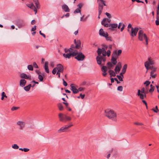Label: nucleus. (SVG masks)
I'll list each match as a JSON object with an SVG mask.
<instances>
[{"instance_id": "nucleus-41", "label": "nucleus", "mask_w": 159, "mask_h": 159, "mask_svg": "<svg viewBox=\"0 0 159 159\" xmlns=\"http://www.w3.org/2000/svg\"><path fill=\"white\" fill-rule=\"evenodd\" d=\"M102 70L104 73L106 72L107 70V66H102Z\"/></svg>"}, {"instance_id": "nucleus-25", "label": "nucleus", "mask_w": 159, "mask_h": 159, "mask_svg": "<svg viewBox=\"0 0 159 159\" xmlns=\"http://www.w3.org/2000/svg\"><path fill=\"white\" fill-rule=\"evenodd\" d=\"M26 83V81L23 79H21L20 80V85L21 87H24L25 86Z\"/></svg>"}, {"instance_id": "nucleus-29", "label": "nucleus", "mask_w": 159, "mask_h": 159, "mask_svg": "<svg viewBox=\"0 0 159 159\" xmlns=\"http://www.w3.org/2000/svg\"><path fill=\"white\" fill-rule=\"evenodd\" d=\"M107 68L109 69H112L114 67V66L113 65V64L110 62H108L107 63Z\"/></svg>"}, {"instance_id": "nucleus-62", "label": "nucleus", "mask_w": 159, "mask_h": 159, "mask_svg": "<svg viewBox=\"0 0 159 159\" xmlns=\"http://www.w3.org/2000/svg\"><path fill=\"white\" fill-rule=\"evenodd\" d=\"M36 26L35 25H34V27H33L32 29H31V30L32 31H35L36 30Z\"/></svg>"}, {"instance_id": "nucleus-53", "label": "nucleus", "mask_w": 159, "mask_h": 159, "mask_svg": "<svg viewBox=\"0 0 159 159\" xmlns=\"http://www.w3.org/2000/svg\"><path fill=\"white\" fill-rule=\"evenodd\" d=\"M111 52L110 50H107V56L108 57H109L110 56L111 54Z\"/></svg>"}, {"instance_id": "nucleus-57", "label": "nucleus", "mask_w": 159, "mask_h": 159, "mask_svg": "<svg viewBox=\"0 0 159 159\" xmlns=\"http://www.w3.org/2000/svg\"><path fill=\"white\" fill-rule=\"evenodd\" d=\"M157 16L156 17V20H159V13L158 11H157Z\"/></svg>"}, {"instance_id": "nucleus-59", "label": "nucleus", "mask_w": 159, "mask_h": 159, "mask_svg": "<svg viewBox=\"0 0 159 159\" xmlns=\"http://www.w3.org/2000/svg\"><path fill=\"white\" fill-rule=\"evenodd\" d=\"M84 89L82 87H80L78 89V92L79 91H83V90H84Z\"/></svg>"}, {"instance_id": "nucleus-31", "label": "nucleus", "mask_w": 159, "mask_h": 159, "mask_svg": "<svg viewBox=\"0 0 159 159\" xmlns=\"http://www.w3.org/2000/svg\"><path fill=\"white\" fill-rule=\"evenodd\" d=\"M75 47L76 48H79L81 45V42L80 40H78L77 41L76 43L75 44Z\"/></svg>"}, {"instance_id": "nucleus-8", "label": "nucleus", "mask_w": 159, "mask_h": 159, "mask_svg": "<svg viewBox=\"0 0 159 159\" xmlns=\"http://www.w3.org/2000/svg\"><path fill=\"white\" fill-rule=\"evenodd\" d=\"M97 53L98 56H100L102 54L103 56H105L107 55V52L104 48H98L97 51Z\"/></svg>"}, {"instance_id": "nucleus-47", "label": "nucleus", "mask_w": 159, "mask_h": 159, "mask_svg": "<svg viewBox=\"0 0 159 159\" xmlns=\"http://www.w3.org/2000/svg\"><path fill=\"white\" fill-rule=\"evenodd\" d=\"M116 77L120 81H123V77H122V76L121 77L120 75H117L116 76Z\"/></svg>"}, {"instance_id": "nucleus-23", "label": "nucleus", "mask_w": 159, "mask_h": 159, "mask_svg": "<svg viewBox=\"0 0 159 159\" xmlns=\"http://www.w3.org/2000/svg\"><path fill=\"white\" fill-rule=\"evenodd\" d=\"M107 22V19L104 18L101 22V24L102 25H104L105 27H108V24L106 22Z\"/></svg>"}, {"instance_id": "nucleus-34", "label": "nucleus", "mask_w": 159, "mask_h": 159, "mask_svg": "<svg viewBox=\"0 0 159 159\" xmlns=\"http://www.w3.org/2000/svg\"><path fill=\"white\" fill-rule=\"evenodd\" d=\"M31 87V84H29L28 85L25 87L24 88V89L26 91H28L30 90Z\"/></svg>"}, {"instance_id": "nucleus-24", "label": "nucleus", "mask_w": 159, "mask_h": 159, "mask_svg": "<svg viewBox=\"0 0 159 159\" xmlns=\"http://www.w3.org/2000/svg\"><path fill=\"white\" fill-rule=\"evenodd\" d=\"M75 45L72 44L71 45L70 48L69 49V51L70 52H77V51L75 50Z\"/></svg>"}, {"instance_id": "nucleus-3", "label": "nucleus", "mask_w": 159, "mask_h": 159, "mask_svg": "<svg viewBox=\"0 0 159 159\" xmlns=\"http://www.w3.org/2000/svg\"><path fill=\"white\" fill-rule=\"evenodd\" d=\"M57 75H58V78L60 77L61 73H62L64 71V67L61 64H58L57 65V66L55 67L52 70V72L53 74H55L57 72Z\"/></svg>"}, {"instance_id": "nucleus-55", "label": "nucleus", "mask_w": 159, "mask_h": 159, "mask_svg": "<svg viewBox=\"0 0 159 159\" xmlns=\"http://www.w3.org/2000/svg\"><path fill=\"white\" fill-rule=\"evenodd\" d=\"M62 80L63 81V84L65 86H66L67 85V84L65 81L63 79H62Z\"/></svg>"}, {"instance_id": "nucleus-39", "label": "nucleus", "mask_w": 159, "mask_h": 159, "mask_svg": "<svg viewBox=\"0 0 159 159\" xmlns=\"http://www.w3.org/2000/svg\"><path fill=\"white\" fill-rule=\"evenodd\" d=\"M157 76L156 73L150 74V78L155 79Z\"/></svg>"}, {"instance_id": "nucleus-33", "label": "nucleus", "mask_w": 159, "mask_h": 159, "mask_svg": "<svg viewBox=\"0 0 159 159\" xmlns=\"http://www.w3.org/2000/svg\"><path fill=\"white\" fill-rule=\"evenodd\" d=\"M109 73H110V75H111V77L112 76L114 77L116 76V74L115 73L114 71L112 70H110L108 71Z\"/></svg>"}, {"instance_id": "nucleus-13", "label": "nucleus", "mask_w": 159, "mask_h": 159, "mask_svg": "<svg viewBox=\"0 0 159 159\" xmlns=\"http://www.w3.org/2000/svg\"><path fill=\"white\" fill-rule=\"evenodd\" d=\"M70 90L72 91L73 93L76 94L78 93V89L73 84H71L70 85Z\"/></svg>"}, {"instance_id": "nucleus-9", "label": "nucleus", "mask_w": 159, "mask_h": 159, "mask_svg": "<svg viewBox=\"0 0 159 159\" xmlns=\"http://www.w3.org/2000/svg\"><path fill=\"white\" fill-rule=\"evenodd\" d=\"M122 52V50L120 49L118 51L117 50H114L111 56L118 58V56L121 54Z\"/></svg>"}, {"instance_id": "nucleus-63", "label": "nucleus", "mask_w": 159, "mask_h": 159, "mask_svg": "<svg viewBox=\"0 0 159 159\" xmlns=\"http://www.w3.org/2000/svg\"><path fill=\"white\" fill-rule=\"evenodd\" d=\"M29 149L27 148H24L23 151L25 152H27L29 151Z\"/></svg>"}, {"instance_id": "nucleus-28", "label": "nucleus", "mask_w": 159, "mask_h": 159, "mask_svg": "<svg viewBox=\"0 0 159 159\" xmlns=\"http://www.w3.org/2000/svg\"><path fill=\"white\" fill-rule=\"evenodd\" d=\"M16 25L19 28H20L24 26L25 24L23 21H21L17 23Z\"/></svg>"}, {"instance_id": "nucleus-5", "label": "nucleus", "mask_w": 159, "mask_h": 159, "mask_svg": "<svg viewBox=\"0 0 159 159\" xmlns=\"http://www.w3.org/2000/svg\"><path fill=\"white\" fill-rule=\"evenodd\" d=\"M138 39L140 41L145 39L146 42V44H148V38L145 34H144L142 30H139L138 32Z\"/></svg>"}, {"instance_id": "nucleus-58", "label": "nucleus", "mask_w": 159, "mask_h": 159, "mask_svg": "<svg viewBox=\"0 0 159 159\" xmlns=\"http://www.w3.org/2000/svg\"><path fill=\"white\" fill-rule=\"evenodd\" d=\"M106 15L109 18H111V16L110 14L108 12H106L105 13Z\"/></svg>"}, {"instance_id": "nucleus-11", "label": "nucleus", "mask_w": 159, "mask_h": 159, "mask_svg": "<svg viewBox=\"0 0 159 159\" xmlns=\"http://www.w3.org/2000/svg\"><path fill=\"white\" fill-rule=\"evenodd\" d=\"M76 53L73 52L70 53H64L63 56L66 58L70 59L71 57H75L76 56Z\"/></svg>"}, {"instance_id": "nucleus-27", "label": "nucleus", "mask_w": 159, "mask_h": 159, "mask_svg": "<svg viewBox=\"0 0 159 159\" xmlns=\"http://www.w3.org/2000/svg\"><path fill=\"white\" fill-rule=\"evenodd\" d=\"M62 9L65 12H68L70 11V10L68 6L66 4H64L62 6Z\"/></svg>"}, {"instance_id": "nucleus-64", "label": "nucleus", "mask_w": 159, "mask_h": 159, "mask_svg": "<svg viewBox=\"0 0 159 159\" xmlns=\"http://www.w3.org/2000/svg\"><path fill=\"white\" fill-rule=\"evenodd\" d=\"M155 23L157 25H159V20H156L155 21Z\"/></svg>"}, {"instance_id": "nucleus-44", "label": "nucleus", "mask_w": 159, "mask_h": 159, "mask_svg": "<svg viewBox=\"0 0 159 159\" xmlns=\"http://www.w3.org/2000/svg\"><path fill=\"white\" fill-rule=\"evenodd\" d=\"M12 147L14 149H17L19 148L18 146L16 144H14L12 146Z\"/></svg>"}, {"instance_id": "nucleus-16", "label": "nucleus", "mask_w": 159, "mask_h": 159, "mask_svg": "<svg viewBox=\"0 0 159 159\" xmlns=\"http://www.w3.org/2000/svg\"><path fill=\"white\" fill-rule=\"evenodd\" d=\"M109 27V29L111 30H114L115 28H116L118 26L117 24H109L108 25Z\"/></svg>"}, {"instance_id": "nucleus-21", "label": "nucleus", "mask_w": 159, "mask_h": 159, "mask_svg": "<svg viewBox=\"0 0 159 159\" xmlns=\"http://www.w3.org/2000/svg\"><path fill=\"white\" fill-rule=\"evenodd\" d=\"M48 61H46L45 62L44 65V68L45 69V71L48 73H49V70L48 68Z\"/></svg>"}, {"instance_id": "nucleus-22", "label": "nucleus", "mask_w": 159, "mask_h": 159, "mask_svg": "<svg viewBox=\"0 0 159 159\" xmlns=\"http://www.w3.org/2000/svg\"><path fill=\"white\" fill-rule=\"evenodd\" d=\"M147 92H145L144 93L140 94V91H139V93L138 96L141 99H143L144 98L146 97V94Z\"/></svg>"}, {"instance_id": "nucleus-50", "label": "nucleus", "mask_w": 159, "mask_h": 159, "mask_svg": "<svg viewBox=\"0 0 159 159\" xmlns=\"http://www.w3.org/2000/svg\"><path fill=\"white\" fill-rule=\"evenodd\" d=\"M150 82L148 81H146L144 82V84H145L146 86H147L148 85L150 84Z\"/></svg>"}, {"instance_id": "nucleus-4", "label": "nucleus", "mask_w": 159, "mask_h": 159, "mask_svg": "<svg viewBox=\"0 0 159 159\" xmlns=\"http://www.w3.org/2000/svg\"><path fill=\"white\" fill-rule=\"evenodd\" d=\"M97 2L98 3V12L99 15H101L103 9V6H106L105 1L104 0H98Z\"/></svg>"}, {"instance_id": "nucleus-40", "label": "nucleus", "mask_w": 159, "mask_h": 159, "mask_svg": "<svg viewBox=\"0 0 159 159\" xmlns=\"http://www.w3.org/2000/svg\"><path fill=\"white\" fill-rule=\"evenodd\" d=\"M150 89L149 90V92L152 93L154 91L155 87L152 84L150 85Z\"/></svg>"}, {"instance_id": "nucleus-42", "label": "nucleus", "mask_w": 159, "mask_h": 159, "mask_svg": "<svg viewBox=\"0 0 159 159\" xmlns=\"http://www.w3.org/2000/svg\"><path fill=\"white\" fill-rule=\"evenodd\" d=\"M78 13H80V14H81V10L79 8H77L76 9L74 12V14H76Z\"/></svg>"}, {"instance_id": "nucleus-15", "label": "nucleus", "mask_w": 159, "mask_h": 159, "mask_svg": "<svg viewBox=\"0 0 159 159\" xmlns=\"http://www.w3.org/2000/svg\"><path fill=\"white\" fill-rule=\"evenodd\" d=\"M121 68V64L119 62L118 65L116 66L115 69V71L116 74H118L120 72Z\"/></svg>"}, {"instance_id": "nucleus-12", "label": "nucleus", "mask_w": 159, "mask_h": 159, "mask_svg": "<svg viewBox=\"0 0 159 159\" xmlns=\"http://www.w3.org/2000/svg\"><path fill=\"white\" fill-rule=\"evenodd\" d=\"M96 59L97 63L99 65L101 64L102 60L103 61H106L105 58L101 55H100V56H97L96 58Z\"/></svg>"}, {"instance_id": "nucleus-1", "label": "nucleus", "mask_w": 159, "mask_h": 159, "mask_svg": "<svg viewBox=\"0 0 159 159\" xmlns=\"http://www.w3.org/2000/svg\"><path fill=\"white\" fill-rule=\"evenodd\" d=\"M153 61L151 57H149L148 61H146L144 63V66L147 70L146 72L149 70H151V71L150 74L156 73L157 68L154 67L152 65L154 64Z\"/></svg>"}, {"instance_id": "nucleus-45", "label": "nucleus", "mask_w": 159, "mask_h": 159, "mask_svg": "<svg viewBox=\"0 0 159 159\" xmlns=\"http://www.w3.org/2000/svg\"><path fill=\"white\" fill-rule=\"evenodd\" d=\"M152 110L154 112L156 113H157L159 111V110L158 109V107L157 106L155 107V109H152Z\"/></svg>"}, {"instance_id": "nucleus-6", "label": "nucleus", "mask_w": 159, "mask_h": 159, "mask_svg": "<svg viewBox=\"0 0 159 159\" xmlns=\"http://www.w3.org/2000/svg\"><path fill=\"white\" fill-rule=\"evenodd\" d=\"M58 116L60 120L62 122L70 121L71 120V118L70 116L61 113H59Z\"/></svg>"}, {"instance_id": "nucleus-43", "label": "nucleus", "mask_w": 159, "mask_h": 159, "mask_svg": "<svg viewBox=\"0 0 159 159\" xmlns=\"http://www.w3.org/2000/svg\"><path fill=\"white\" fill-rule=\"evenodd\" d=\"M27 68L29 70H33V68L32 66V65H29L28 66Z\"/></svg>"}, {"instance_id": "nucleus-49", "label": "nucleus", "mask_w": 159, "mask_h": 159, "mask_svg": "<svg viewBox=\"0 0 159 159\" xmlns=\"http://www.w3.org/2000/svg\"><path fill=\"white\" fill-rule=\"evenodd\" d=\"M83 6V3H80L77 5V6L78 7V8L80 9Z\"/></svg>"}, {"instance_id": "nucleus-52", "label": "nucleus", "mask_w": 159, "mask_h": 159, "mask_svg": "<svg viewBox=\"0 0 159 159\" xmlns=\"http://www.w3.org/2000/svg\"><path fill=\"white\" fill-rule=\"evenodd\" d=\"M102 46L103 47L102 48H104L106 51H107L108 50V45H103Z\"/></svg>"}, {"instance_id": "nucleus-14", "label": "nucleus", "mask_w": 159, "mask_h": 159, "mask_svg": "<svg viewBox=\"0 0 159 159\" xmlns=\"http://www.w3.org/2000/svg\"><path fill=\"white\" fill-rule=\"evenodd\" d=\"M16 125L19 126V129H22L25 125V122L22 121H18L16 123Z\"/></svg>"}, {"instance_id": "nucleus-48", "label": "nucleus", "mask_w": 159, "mask_h": 159, "mask_svg": "<svg viewBox=\"0 0 159 159\" xmlns=\"http://www.w3.org/2000/svg\"><path fill=\"white\" fill-rule=\"evenodd\" d=\"M72 126H73V125L71 124L70 125H65L64 126L65 127V128L66 129V130H67L68 128H70V127H71Z\"/></svg>"}, {"instance_id": "nucleus-46", "label": "nucleus", "mask_w": 159, "mask_h": 159, "mask_svg": "<svg viewBox=\"0 0 159 159\" xmlns=\"http://www.w3.org/2000/svg\"><path fill=\"white\" fill-rule=\"evenodd\" d=\"M19 108V107H15L13 106L11 108V110L12 111H14L18 110Z\"/></svg>"}, {"instance_id": "nucleus-60", "label": "nucleus", "mask_w": 159, "mask_h": 159, "mask_svg": "<svg viewBox=\"0 0 159 159\" xmlns=\"http://www.w3.org/2000/svg\"><path fill=\"white\" fill-rule=\"evenodd\" d=\"M80 98L82 99H83L84 98V97H85V94H82V93H80Z\"/></svg>"}, {"instance_id": "nucleus-19", "label": "nucleus", "mask_w": 159, "mask_h": 159, "mask_svg": "<svg viewBox=\"0 0 159 159\" xmlns=\"http://www.w3.org/2000/svg\"><path fill=\"white\" fill-rule=\"evenodd\" d=\"M20 76V77L22 79H29V80L31 79V76H30L27 75L26 74L23 73L21 74Z\"/></svg>"}, {"instance_id": "nucleus-7", "label": "nucleus", "mask_w": 159, "mask_h": 159, "mask_svg": "<svg viewBox=\"0 0 159 159\" xmlns=\"http://www.w3.org/2000/svg\"><path fill=\"white\" fill-rule=\"evenodd\" d=\"M74 52L77 53L75 58L77 60L82 61L84 59L85 56L82 52H78L77 51Z\"/></svg>"}, {"instance_id": "nucleus-36", "label": "nucleus", "mask_w": 159, "mask_h": 159, "mask_svg": "<svg viewBox=\"0 0 159 159\" xmlns=\"http://www.w3.org/2000/svg\"><path fill=\"white\" fill-rule=\"evenodd\" d=\"M7 96H6L5 93L4 92H3L2 93V97L1 99L2 100H3L4 99V98H7Z\"/></svg>"}, {"instance_id": "nucleus-26", "label": "nucleus", "mask_w": 159, "mask_h": 159, "mask_svg": "<svg viewBox=\"0 0 159 159\" xmlns=\"http://www.w3.org/2000/svg\"><path fill=\"white\" fill-rule=\"evenodd\" d=\"M117 58H116L115 57L111 56V61L112 63L114 65H115L117 63Z\"/></svg>"}, {"instance_id": "nucleus-54", "label": "nucleus", "mask_w": 159, "mask_h": 159, "mask_svg": "<svg viewBox=\"0 0 159 159\" xmlns=\"http://www.w3.org/2000/svg\"><path fill=\"white\" fill-rule=\"evenodd\" d=\"M134 124L137 125H143V124L142 123H139L138 122H135L134 123Z\"/></svg>"}, {"instance_id": "nucleus-37", "label": "nucleus", "mask_w": 159, "mask_h": 159, "mask_svg": "<svg viewBox=\"0 0 159 159\" xmlns=\"http://www.w3.org/2000/svg\"><path fill=\"white\" fill-rule=\"evenodd\" d=\"M57 107L60 111H62L63 109V107L61 103H58L57 104Z\"/></svg>"}, {"instance_id": "nucleus-18", "label": "nucleus", "mask_w": 159, "mask_h": 159, "mask_svg": "<svg viewBox=\"0 0 159 159\" xmlns=\"http://www.w3.org/2000/svg\"><path fill=\"white\" fill-rule=\"evenodd\" d=\"M99 34L103 36L106 37L108 36V34L107 32H105L102 29H101L99 31Z\"/></svg>"}, {"instance_id": "nucleus-35", "label": "nucleus", "mask_w": 159, "mask_h": 159, "mask_svg": "<svg viewBox=\"0 0 159 159\" xmlns=\"http://www.w3.org/2000/svg\"><path fill=\"white\" fill-rule=\"evenodd\" d=\"M44 76V75L43 74H42V75H38V78L40 81H43Z\"/></svg>"}, {"instance_id": "nucleus-17", "label": "nucleus", "mask_w": 159, "mask_h": 159, "mask_svg": "<svg viewBox=\"0 0 159 159\" xmlns=\"http://www.w3.org/2000/svg\"><path fill=\"white\" fill-rule=\"evenodd\" d=\"M26 6L32 9H33L34 10V11L35 12V14H36V13L37 12V11L36 8L34 5L33 3H32L31 4H26Z\"/></svg>"}, {"instance_id": "nucleus-51", "label": "nucleus", "mask_w": 159, "mask_h": 159, "mask_svg": "<svg viewBox=\"0 0 159 159\" xmlns=\"http://www.w3.org/2000/svg\"><path fill=\"white\" fill-rule=\"evenodd\" d=\"M117 90L120 91H122L123 90V87L122 86H119L117 88Z\"/></svg>"}, {"instance_id": "nucleus-30", "label": "nucleus", "mask_w": 159, "mask_h": 159, "mask_svg": "<svg viewBox=\"0 0 159 159\" xmlns=\"http://www.w3.org/2000/svg\"><path fill=\"white\" fill-rule=\"evenodd\" d=\"M139 91H140V94L144 93L145 92H147V91L145 90V88L144 87H143L141 89V90L140 89H138V93L137 94V95L138 96V95Z\"/></svg>"}, {"instance_id": "nucleus-2", "label": "nucleus", "mask_w": 159, "mask_h": 159, "mask_svg": "<svg viewBox=\"0 0 159 159\" xmlns=\"http://www.w3.org/2000/svg\"><path fill=\"white\" fill-rule=\"evenodd\" d=\"M105 115L109 119L116 121L117 120L116 113L113 110L107 109L105 111Z\"/></svg>"}, {"instance_id": "nucleus-10", "label": "nucleus", "mask_w": 159, "mask_h": 159, "mask_svg": "<svg viewBox=\"0 0 159 159\" xmlns=\"http://www.w3.org/2000/svg\"><path fill=\"white\" fill-rule=\"evenodd\" d=\"M138 30L139 28H132L131 29V31L130 33V36L132 37L136 36Z\"/></svg>"}, {"instance_id": "nucleus-32", "label": "nucleus", "mask_w": 159, "mask_h": 159, "mask_svg": "<svg viewBox=\"0 0 159 159\" xmlns=\"http://www.w3.org/2000/svg\"><path fill=\"white\" fill-rule=\"evenodd\" d=\"M66 129L65 128L64 126H63L61 127L59 129L57 132L58 133H61V132H65L66 130Z\"/></svg>"}, {"instance_id": "nucleus-20", "label": "nucleus", "mask_w": 159, "mask_h": 159, "mask_svg": "<svg viewBox=\"0 0 159 159\" xmlns=\"http://www.w3.org/2000/svg\"><path fill=\"white\" fill-rule=\"evenodd\" d=\"M127 67V65L126 64L122 68V71L120 74V75H121L122 77H123V74H124L126 72Z\"/></svg>"}, {"instance_id": "nucleus-61", "label": "nucleus", "mask_w": 159, "mask_h": 159, "mask_svg": "<svg viewBox=\"0 0 159 159\" xmlns=\"http://www.w3.org/2000/svg\"><path fill=\"white\" fill-rule=\"evenodd\" d=\"M108 50H111L112 49V45H108Z\"/></svg>"}, {"instance_id": "nucleus-38", "label": "nucleus", "mask_w": 159, "mask_h": 159, "mask_svg": "<svg viewBox=\"0 0 159 159\" xmlns=\"http://www.w3.org/2000/svg\"><path fill=\"white\" fill-rule=\"evenodd\" d=\"M33 1L35 2V4L37 8L39 9V3L38 2V0H33Z\"/></svg>"}, {"instance_id": "nucleus-56", "label": "nucleus", "mask_w": 159, "mask_h": 159, "mask_svg": "<svg viewBox=\"0 0 159 159\" xmlns=\"http://www.w3.org/2000/svg\"><path fill=\"white\" fill-rule=\"evenodd\" d=\"M33 66L34 67V68H38V65H37V64L36 63V62H34L33 63Z\"/></svg>"}]
</instances>
